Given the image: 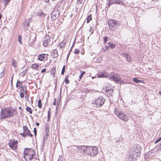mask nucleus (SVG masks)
<instances>
[{
  "label": "nucleus",
  "mask_w": 161,
  "mask_h": 161,
  "mask_svg": "<svg viewBox=\"0 0 161 161\" xmlns=\"http://www.w3.org/2000/svg\"><path fill=\"white\" fill-rule=\"evenodd\" d=\"M18 114L17 110L12 107L2 108L0 112L2 119L9 118Z\"/></svg>",
  "instance_id": "1"
},
{
  "label": "nucleus",
  "mask_w": 161,
  "mask_h": 161,
  "mask_svg": "<svg viewBox=\"0 0 161 161\" xmlns=\"http://www.w3.org/2000/svg\"><path fill=\"white\" fill-rule=\"evenodd\" d=\"M141 149L140 146L135 145L130 152L127 161H135L136 159V157L139 156L141 154Z\"/></svg>",
  "instance_id": "2"
},
{
  "label": "nucleus",
  "mask_w": 161,
  "mask_h": 161,
  "mask_svg": "<svg viewBox=\"0 0 161 161\" xmlns=\"http://www.w3.org/2000/svg\"><path fill=\"white\" fill-rule=\"evenodd\" d=\"M24 157L26 161H36L35 153L32 149L25 148L24 151Z\"/></svg>",
  "instance_id": "3"
},
{
  "label": "nucleus",
  "mask_w": 161,
  "mask_h": 161,
  "mask_svg": "<svg viewBox=\"0 0 161 161\" xmlns=\"http://www.w3.org/2000/svg\"><path fill=\"white\" fill-rule=\"evenodd\" d=\"M105 102V99L103 97L100 96L93 100L92 101V104L93 105V106L99 108L102 107L103 105Z\"/></svg>",
  "instance_id": "4"
},
{
  "label": "nucleus",
  "mask_w": 161,
  "mask_h": 161,
  "mask_svg": "<svg viewBox=\"0 0 161 161\" xmlns=\"http://www.w3.org/2000/svg\"><path fill=\"white\" fill-rule=\"evenodd\" d=\"M98 148L96 147L87 146V154L91 156H94L98 153Z\"/></svg>",
  "instance_id": "5"
},
{
  "label": "nucleus",
  "mask_w": 161,
  "mask_h": 161,
  "mask_svg": "<svg viewBox=\"0 0 161 161\" xmlns=\"http://www.w3.org/2000/svg\"><path fill=\"white\" fill-rule=\"evenodd\" d=\"M120 25L119 22L117 20L111 19L108 20V25L110 30L111 31L116 30Z\"/></svg>",
  "instance_id": "6"
},
{
  "label": "nucleus",
  "mask_w": 161,
  "mask_h": 161,
  "mask_svg": "<svg viewBox=\"0 0 161 161\" xmlns=\"http://www.w3.org/2000/svg\"><path fill=\"white\" fill-rule=\"evenodd\" d=\"M114 113L116 115L122 120L125 122L128 120V116L122 111L116 110L115 109Z\"/></svg>",
  "instance_id": "7"
},
{
  "label": "nucleus",
  "mask_w": 161,
  "mask_h": 161,
  "mask_svg": "<svg viewBox=\"0 0 161 161\" xmlns=\"http://www.w3.org/2000/svg\"><path fill=\"white\" fill-rule=\"evenodd\" d=\"M125 0H108V7L109 8L111 5L113 4L124 6L125 5Z\"/></svg>",
  "instance_id": "8"
},
{
  "label": "nucleus",
  "mask_w": 161,
  "mask_h": 161,
  "mask_svg": "<svg viewBox=\"0 0 161 161\" xmlns=\"http://www.w3.org/2000/svg\"><path fill=\"white\" fill-rule=\"evenodd\" d=\"M23 132L20 133V135L22 136L23 137H25L26 136L32 137L33 135L31 133V132L28 129L27 126H24L23 127Z\"/></svg>",
  "instance_id": "9"
},
{
  "label": "nucleus",
  "mask_w": 161,
  "mask_h": 161,
  "mask_svg": "<svg viewBox=\"0 0 161 161\" xmlns=\"http://www.w3.org/2000/svg\"><path fill=\"white\" fill-rule=\"evenodd\" d=\"M108 78L117 83H121L122 82H124L123 81L121 80L119 75H115L109 76Z\"/></svg>",
  "instance_id": "10"
},
{
  "label": "nucleus",
  "mask_w": 161,
  "mask_h": 161,
  "mask_svg": "<svg viewBox=\"0 0 161 161\" xmlns=\"http://www.w3.org/2000/svg\"><path fill=\"white\" fill-rule=\"evenodd\" d=\"M87 146H73L72 147V149L75 150H78L80 151V153H83L86 151Z\"/></svg>",
  "instance_id": "11"
},
{
  "label": "nucleus",
  "mask_w": 161,
  "mask_h": 161,
  "mask_svg": "<svg viewBox=\"0 0 161 161\" xmlns=\"http://www.w3.org/2000/svg\"><path fill=\"white\" fill-rule=\"evenodd\" d=\"M17 141L10 140L8 143L9 147L14 150H15L17 148Z\"/></svg>",
  "instance_id": "12"
},
{
  "label": "nucleus",
  "mask_w": 161,
  "mask_h": 161,
  "mask_svg": "<svg viewBox=\"0 0 161 161\" xmlns=\"http://www.w3.org/2000/svg\"><path fill=\"white\" fill-rule=\"evenodd\" d=\"M59 12L58 10H54L51 13V19L54 21L59 16Z\"/></svg>",
  "instance_id": "13"
},
{
  "label": "nucleus",
  "mask_w": 161,
  "mask_h": 161,
  "mask_svg": "<svg viewBox=\"0 0 161 161\" xmlns=\"http://www.w3.org/2000/svg\"><path fill=\"white\" fill-rule=\"evenodd\" d=\"M43 42V45L45 47L47 46L49 42L50 41V37L49 35H47L45 37Z\"/></svg>",
  "instance_id": "14"
},
{
  "label": "nucleus",
  "mask_w": 161,
  "mask_h": 161,
  "mask_svg": "<svg viewBox=\"0 0 161 161\" xmlns=\"http://www.w3.org/2000/svg\"><path fill=\"white\" fill-rule=\"evenodd\" d=\"M98 77L106 78L108 76V74L106 72H100L97 75Z\"/></svg>",
  "instance_id": "15"
},
{
  "label": "nucleus",
  "mask_w": 161,
  "mask_h": 161,
  "mask_svg": "<svg viewBox=\"0 0 161 161\" xmlns=\"http://www.w3.org/2000/svg\"><path fill=\"white\" fill-rule=\"evenodd\" d=\"M113 89H105V91L106 92L108 96H112V93L113 92Z\"/></svg>",
  "instance_id": "16"
},
{
  "label": "nucleus",
  "mask_w": 161,
  "mask_h": 161,
  "mask_svg": "<svg viewBox=\"0 0 161 161\" xmlns=\"http://www.w3.org/2000/svg\"><path fill=\"white\" fill-rule=\"evenodd\" d=\"M51 56L53 58H56L58 56V54L56 49H54L51 54Z\"/></svg>",
  "instance_id": "17"
},
{
  "label": "nucleus",
  "mask_w": 161,
  "mask_h": 161,
  "mask_svg": "<svg viewBox=\"0 0 161 161\" xmlns=\"http://www.w3.org/2000/svg\"><path fill=\"white\" fill-rule=\"evenodd\" d=\"M45 134H49V127L48 124H46L45 128Z\"/></svg>",
  "instance_id": "18"
},
{
  "label": "nucleus",
  "mask_w": 161,
  "mask_h": 161,
  "mask_svg": "<svg viewBox=\"0 0 161 161\" xmlns=\"http://www.w3.org/2000/svg\"><path fill=\"white\" fill-rule=\"evenodd\" d=\"M22 82L18 80L16 83V87H18L19 89H20L22 87Z\"/></svg>",
  "instance_id": "19"
},
{
  "label": "nucleus",
  "mask_w": 161,
  "mask_h": 161,
  "mask_svg": "<svg viewBox=\"0 0 161 161\" xmlns=\"http://www.w3.org/2000/svg\"><path fill=\"white\" fill-rule=\"evenodd\" d=\"M45 57V55L44 54H43L41 55H39L38 56V59L40 61H42Z\"/></svg>",
  "instance_id": "20"
},
{
  "label": "nucleus",
  "mask_w": 161,
  "mask_h": 161,
  "mask_svg": "<svg viewBox=\"0 0 161 161\" xmlns=\"http://www.w3.org/2000/svg\"><path fill=\"white\" fill-rule=\"evenodd\" d=\"M56 68L54 67H53L51 69V74L53 77L55 76Z\"/></svg>",
  "instance_id": "21"
},
{
  "label": "nucleus",
  "mask_w": 161,
  "mask_h": 161,
  "mask_svg": "<svg viewBox=\"0 0 161 161\" xmlns=\"http://www.w3.org/2000/svg\"><path fill=\"white\" fill-rule=\"evenodd\" d=\"M39 67V65L37 64H33L31 66V68H32L34 69H36V70Z\"/></svg>",
  "instance_id": "22"
},
{
  "label": "nucleus",
  "mask_w": 161,
  "mask_h": 161,
  "mask_svg": "<svg viewBox=\"0 0 161 161\" xmlns=\"http://www.w3.org/2000/svg\"><path fill=\"white\" fill-rule=\"evenodd\" d=\"M65 44L66 43L64 41H62L59 44L58 47L62 48L65 46Z\"/></svg>",
  "instance_id": "23"
},
{
  "label": "nucleus",
  "mask_w": 161,
  "mask_h": 161,
  "mask_svg": "<svg viewBox=\"0 0 161 161\" xmlns=\"http://www.w3.org/2000/svg\"><path fill=\"white\" fill-rule=\"evenodd\" d=\"M108 47L111 49H113L115 47V45L113 43L108 42Z\"/></svg>",
  "instance_id": "24"
},
{
  "label": "nucleus",
  "mask_w": 161,
  "mask_h": 161,
  "mask_svg": "<svg viewBox=\"0 0 161 161\" xmlns=\"http://www.w3.org/2000/svg\"><path fill=\"white\" fill-rule=\"evenodd\" d=\"M92 19V15L91 14H90L87 18L86 23H89Z\"/></svg>",
  "instance_id": "25"
},
{
  "label": "nucleus",
  "mask_w": 161,
  "mask_h": 161,
  "mask_svg": "<svg viewBox=\"0 0 161 161\" xmlns=\"http://www.w3.org/2000/svg\"><path fill=\"white\" fill-rule=\"evenodd\" d=\"M125 58L126 59V60L127 61H128V62L130 61L131 58H130V55L127 54V55H126V56Z\"/></svg>",
  "instance_id": "26"
},
{
  "label": "nucleus",
  "mask_w": 161,
  "mask_h": 161,
  "mask_svg": "<svg viewBox=\"0 0 161 161\" xmlns=\"http://www.w3.org/2000/svg\"><path fill=\"white\" fill-rule=\"evenodd\" d=\"M12 65L14 66V67L16 68V62L14 58L12 59Z\"/></svg>",
  "instance_id": "27"
},
{
  "label": "nucleus",
  "mask_w": 161,
  "mask_h": 161,
  "mask_svg": "<svg viewBox=\"0 0 161 161\" xmlns=\"http://www.w3.org/2000/svg\"><path fill=\"white\" fill-rule=\"evenodd\" d=\"M26 110L27 111L29 112V113L31 114H32V110H31V109L29 107H27L26 108Z\"/></svg>",
  "instance_id": "28"
},
{
  "label": "nucleus",
  "mask_w": 161,
  "mask_h": 161,
  "mask_svg": "<svg viewBox=\"0 0 161 161\" xmlns=\"http://www.w3.org/2000/svg\"><path fill=\"white\" fill-rule=\"evenodd\" d=\"M133 80L136 83L141 82V80L138 79L137 78H135L133 79Z\"/></svg>",
  "instance_id": "29"
},
{
  "label": "nucleus",
  "mask_w": 161,
  "mask_h": 161,
  "mask_svg": "<svg viewBox=\"0 0 161 161\" xmlns=\"http://www.w3.org/2000/svg\"><path fill=\"white\" fill-rule=\"evenodd\" d=\"M50 113H51L50 109L48 110V115H47L48 118H47V121H49L50 120V116H50Z\"/></svg>",
  "instance_id": "30"
},
{
  "label": "nucleus",
  "mask_w": 161,
  "mask_h": 161,
  "mask_svg": "<svg viewBox=\"0 0 161 161\" xmlns=\"http://www.w3.org/2000/svg\"><path fill=\"white\" fill-rule=\"evenodd\" d=\"M18 41L20 44V45H22V43L21 42V39H22V37L20 35H19L18 36Z\"/></svg>",
  "instance_id": "31"
},
{
  "label": "nucleus",
  "mask_w": 161,
  "mask_h": 161,
  "mask_svg": "<svg viewBox=\"0 0 161 161\" xmlns=\"http://www.w3.org/2000/svg\"><path fill=\"white\" fill-rule=\"evenodd\" d=\"M38 106L39 108L42 107V102L41 99H39L38 102Z\"/></svg>",
  "instance_id": "32"
},
{
  "label": "nucleus",
  "mask_w": 161,
  "mask_h": 161,
  "mask_svg": "<svg viewBox=\"0 0 161 161\" xmlns=\"http://www.w3.org/2000/svg\"><path fill=\"white\" fill-rule=\"evenodd\" d=\"M27 69H25V70H23L21 73L22 74V77H24L25 75L27 73Z\"/></svg>",
  "instance_id": "33"
},
{
  "label": "nucleus",
  "mask_w": 161,
  "mask_h": 161,
  "mask_svg": "<svg viewBox=\"0 0 161 161\" xmlns=\"http://www.w3.org/2000/svg\"><path fill=\"white\" fill-rule=\"evenodd\" d=\"M85 73V72L84 71H81V74L79 76V78L80 79H81L83 75Z\"/></svg>",
  "instance_id": "34"
},
{
  "label": "nucleus",
  "mask_w": 161,
  "mask_h": 161,
  "mask_svg": "<svg viewBox=\"0 0 161 161\" xmlns=\"http://www.w3.org/2000/svg\"><path fill=\"white\" fill-rule=\"evenodd\" d=\"M68 77L66 76L65 77V82L66 84H68L69 83V81L68 79Z\"/></svg>",
  "instance_id": "35"
},
{
  "label": "nucleus",
  "mask_w": 161,
  "mask_h": 161,
  "mask_svg": "<svg viewBox=\"0 0 161 161\" xmlns=\"http://www.w3.org/2000/svg\"><path fill=\"white\" fill-rule=\"evenodd\" d=\"M103 42L104 44L106 43L108 41V37L106 36H104L103 37Z\"/></svg>",
  "instance_id": "36"
},
{
  "label": "nucleus",
  "mask_w": 161,
  "mask_h": 161,
  "mask_svg": "<svg viewBox=\"0 0 161 161\" xmlns=\"http://www.w3.org/2000/svg\"><path fill=\"white\" fill-rule=\"evenodd\" d=\"M48 135L49 134H45V135L43 137V140L44 141L47 139Z\"/></svg>",
  "instance_id": "37"
},
{
  "label": "nucleus",
  "mask_w": 161,
  "mask_h": 161,
  "mask_svg": "<svg viewBox=\"0 0 161 161\" xmlns=\"http://www.w3.org/2000/svg\"><path fill=\"white\" fill-rule=\"evenodd\" d=\"M65 66L64 65L62 69V71H61V74L62 75L64 74V72H65Z\"/></svg>",
  "instance_id": "38"
},
{
  "label": "nucleus",
  "mask_w": 161,
  "mask_h": 161,
  "mask_svg": "<svg viewBox=\"0 0 161 161\" xmlns=\"http://www.w3.org/2000/svg\"><path fill=\"white\" fill-rule=\"evenodd\" d=\"M79 53H80L79 50L77 49H75V52H74V53L75 54H78Z\"/></svg>",
  "instance_id": "39"
},
{
  "label": "nucleus",
  "mask_w": 161,
  "mask_h": 161,
  "mask_svg": "<svg viewBox=\"0 0 161 161\" xmlns=\"http://www.w3.org/2000/svg\"><path fill=\"white\" fill-rule=\"evenodd\" d=\"M4 3L5 4V6H6V5L9 3L10 0H4Z\"/></svg>",
  "instance_id": "40"
},
{
  "label": "nucleus",
  "mask_w": 161,
  "mask_h": 161,
  "mask_svg": "<svg viewBox=\"0 0 161 161\" xmlns=\"http://www.w3.org/2000/svg\"><path fill=\"white\" fill-rule=\"evenodd\" d=\"M20 97L21 98H23L24 97V92H20Z\"/></svg>",
  "instance_id": "41"
},
{
  "label": "nucleus",
  "mask_w": 161,
  "mask_h": 161,
  "mask_svg": "<svg viewBox=\"0 0 161 161\" xmlns=\"http://www.w3.org/2000/svg\"><path fill=\"white\" fill-rule=\"evenodd\" d=\"M38 15L42 16H45V14L43 12H42V11H41V13H39Z\"/></svg>",
  "instance_id": "42"
},
{
  "label": "nucleus",
  "mask_w": 161,
  "mask_h": 161,
  "mask_svg": "<svg viewBox=\"0 0 161 161\" xmlns=\"http://www.w3.org/2000/svg\"><path fill=\"white\" fill-rule=\"evenodd\" d=\"M34 132L35 136H36V135L37 130L36 128H34Z\"/></svg>",
  "instance_id": "43"
},
{
  "label": "nucleus",
  "mask_w": 161,
  "mask_h": 161,
  "mask_svg": "<svg viewBox=\"0 0 161 161\" xmlns=\"http://www.w3.org/2000/svg\"><path fill=\"white\" fill-rule=\"evenodd\" d=\"M161 140V137L159 138L157 140H156L155 142V143L156 144L158 142H159Z\"/></svg>",
  "instance_id": "44"
},
{
  "label": "nucleus",
  "mask_w": 161,
  "mask_h": 161,
  "mask_svg": "<svg viewBox=\"0 0 161 161\" xmlns=\"http://www.w3.org/2000/svg\"><path fill=\"white\" fill-rule=\"evenodd\" d=\"M82 0H77V3L79 4H80L82 3Z\"/></svg>",
  "instance_id": "45"
},
{
  "label": "nucleus",
  "mask_w": 161,
  "mask_h": 161,
  "mask_svg": "<svg viewBox=\"0 0 161 161\" xmlns=\"http://www.w3.org/2000/svg\"><path fill=\"white\" fill-rule=\"evenodd\" d=\"M158 150H161V142L159 143V145L158 147Z\"/></svg>",
  "instance_id": "46"
},
{
  "label": "nucleus",
  "mask_w": 161,
  "mask_h": 161,
  "mask_svg": "<svg viewBox=\"0 0 161 161\" xmlns=\"http://www.w3.org/2000/svg\"><path fill=\"white\" fill-rule=\"evenodd\" d=\"M0 76L1 77H2L4 76V70H3L2 72L0 73Z\"/></svg>",
  "instance_id": "47"
},
{
  "label": "nucleus",
  "mask_w": 161,
  "mask_h": 161,
  "mask_svg": "<svg viewBox=\"0 0 161 161\" xmlns=\"http://www.w3.org/2000/svg\"><path fill=\"white\" fill-rule=\"evenodd\" d=\"M21 89L20 91V92H24V88L21 87Z\"/></svg>",
  "instance_id": "48"
},
{
  "label": "nucleus",
  "mask_w": 161,
  "mask_h": 161,
  "mask_svg": "<svg viewBox=\"0 0 161 161\" xmlns=\"http://www.w3.org/2000/svg\"><path fill=\"white\" fill-rule=\"evenodd\" d=\"M72 47H73V46L72 47L71 49L70 50L69 52V53H68V56H67V60L68 59V58H69V55L70 54V52L72 51Z\"/></svg>",
  "instance_id": "49"
},
{
  "label": "nucleus",
  "mask_w": 161,
  "mask_h": 161,
  "mask_svg": "<svg viewBox=\"0 0 161 161\" xmlns=\"http://www.w3.org/2000/svg\"><path fill=\"white\" fill-rule=\"evenodd\" d=\"M46 69H42V70H41V72L42 73H44L46 72Z\"/></svg>",
  "instance_id": "50"
},
{
  "label": "nucleus",
  "mask_w": 161,
  "mask_h": 161,
  "mask_svg": "<svg viewBox=\"0 0 161 161\" xmlns=\"http://www.w3.org/2000/svg\"><path fill=\"white\" fill-rule=\"evenodd\" d=\"M127 55V54H126V53H122L121 55L122 56H123V57H126V55Z\"/></svg>",
  "instance_id": "51"
},
{
  "label": "nucleus",
  "mask_w": 161,
  "mask_h": 161,
  "mask_svg": "<svg viewBox=\"0 0 161 161\" xmlns=\"http://www.w3.org/2000/svg\"><path fill=\"white\" fill-rule=\"evenodd\" d=\"M25 99H26L27 100H28H28H29L28 97V96H27V95H26L25 96Z\"/></svg>",
  "instance_id": "52"
},
{
  "label": "nucleus",
  "mask_w": 161,
  "mask_h": 161,
  "mask_svg": "<svg viewBox=\"0 0 161 161\" xmlns=\"http://www.w3.org/2000/svg\"><path fill=\"white\" fill-rule=\"evenodd\" d=\"M112 89V88H110L109 87H108L107 86L106 87V89L105 88H104V89Z\"/></svg>",
  "instance_id": "53"
},
{
  "label": "nucleus",
  "mask_w": 161,
  "mask_h": 161,
  "mask_svg": "<svg viewBox=\"0 0 161 161\" xmlns=\"http://www.w3.org/2000/svg\"><path fill=\"white\" fill-rule=\"evenodd\" d=\"M56 99H54V102H53V104L54 105H56Z\"/></svg>",
  "instance_id": "54"
},
{
  "label": "nucleus",
  "mask_w": 161,
  "mask_h": 161,
  "mask_svg": "<svg viewBox=\"0 0 161 161\" xmlns=\"http://www.w3.org/2000/svg\"><path fill=\"white\" fill-rule=\"evenodd\" d=\"M36 125L37 126H39V123H37V122H36Z\"/></svg>",
  "instance_id": "55"
},
{
  "label": "nucleus",
  "mask_w": 161,
  "mask_h": 161,
  "mask_svg": "<svg viewBox=\"0 0 161 161\" xmlns=\"http://www.w3.org/2000/svg\"><path fill=\"white\" fill-rule=\"evenodd\" d=\"M14 76V75H13V76L12 77L11 80V83L12 84V81H13V77Z\"/></svg>",
  "instance_id": "56"
},
{
  "label": "nucleus",
  "mask_w": 161,
  "mask_h": 161,
  "mask_svg": "<svg viewBox=\"0 0 161 161\" xmlns=\"http://www.w3.org/2000/svg\"><path fill=\"white\" fill-rule=\"evenodd\" d=\"M44 2L46 3H48L49 2V0H44Z\"/></svg>",
  "instance_id": "57"
},
{
  "label": "nucleus",
  "mask_w": 161,
  "mask_h": 161,
  "mask_svg": "<svg viewBox=\"0 0 161 161\" xmlns=\"http://www.w3.org/2000/svg\"><path fill=\"white\" fill-rule=\"evenodd\" d=\"M108 47H108V46H105V47L106 48V50H108Z\"/></svg>",
  "instance_id": "58"
},
{
  "label": "nucleus",
  "mask_w": 161,
  "mask_h": 161,
  "mask_svg": "<svg viewBox=\"0 0 161 161\" xmlns=\"http://www.w3.org/2000/svg\"><path fill=\"white\" fill-rule=\"evenodd\" d=\"M25 92V94H26V95L27 94V91L25 90L24 92Z\"/></svg>",
  "instance_id": "59"
},
{
  "label": "nucleus",
  "mask_w": 161,
  "mask_h": 161,
  "mask_svg": "<svg viewBox=\"0 0 161 161\" xmlns=\"http://www.w3.org/2000/svg\"><path fill=\"white\" fill-rule=\"evenodd\" d=\"M57 161H62V160H61L59 158L58 159Z\"/></svg>",
  "instance_id": "60"
},
{
  "label": "nucleus",
  "mask_w": 161,
  "mask_h": 161,
  "mask_svg": "<svg viewBox=\"0 0 161 161\" xmlns=\"http://www.w3.org/2000/svg\"><path fill=\"white\" fill-rule=\"evenodd\" d=\"M2 17V14H0V19H1Z\"/></svg>",
  "instance_id": "61"
},
{
  "label": "nucleus",
  "mask_w": 161,
  "mask_h": 161,
  "mask_svg": "<svg viewBox=\"0 0 161 161\" xmlns=\"http://www.w3.org/2000/svg\"><path fill=\"white\" fill-rule=\"evenodd\" d=\"M159 93L160 95H161V91H160L159 92Z\"/></svg>",
  "instance_id": "62"
},
{
  "label": "nucleus",
  "mask_w": 161,
  "mask_h": 161,
  "mask_svg": "<svg viewBox=\"0 0 161 161\" xmlns=\"http://www.w3.org/2000/svg\"><path fill=\"white\" fill-rule=\"evenodd\" d=\"M36 36L35 37V39H34V41H36Z\"/></svg>",
  "instance_id": "63"
},
{
  "label": "nucleus",
  "mask_w": 161,
  "mask_h": 161,
  "mask_svg": "<svg viewBox=\"0 0 161 161\" xmlns=\"http://www.w3.org/2000/svg\"><path fill=\"white\" fill-rule=\"evenodd\" d=\"M19 109H21V107H19Z\"/></svg>",
  "instance_id": "64"
}]
</instances>
